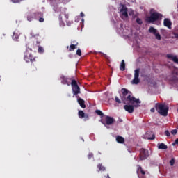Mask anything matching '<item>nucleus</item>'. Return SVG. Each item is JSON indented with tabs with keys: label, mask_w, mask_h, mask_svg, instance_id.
<instances>
[{
	"label": "nucleus",
	"mask_w": 178,
	"mask_h": 178,
	"mask_svg": "<svg viewBox=\"0 0 178 178\" xmlns=\"http://www.w3.org/2000/svg\"><path fill=\"white\" fill-rule=\"evenodd\" d=\"M168 59H170V60H173L175 63H177L178 65V58L177 56H173V54H167Z\"/></svg>",
	"instance_id": "nucleus-16"
},
{
	"label": "nucleus",
	"mask_w": 178,
	"mask_h": 178,
	"mask_svg": "<svg viewBox=\"0 0 178 178\" xmlns=\"http://www.w3.org/2000/svg\"><path fill=\"white\" fill-rule=\"evenodd\" d=\"M140 161H145V159H147L149 156V152L148 149H146L145 148H141L140 149Z\"/></svg>",
	"instance_id": "nucleus-6"
},
{
	"label": "nucleus",
	"mask_w": 178,
	"mask_h": 178,
	"mask_svg": "<svg viewBox=\"0 0 178 178\" xmlns=\"http://www.w3.org/2000/svg\"><path fill=\"white\" fill-rule=\"evenodd\" d=\"M71 45H79V42H77L76 40L74 39L71 41Z\"/></svg>",
	"instance_id": "nucleus-27"
},
{
	"label": "nucleus",
	"mask_w": 178,
	"mask_h": 178,
	"mask_svg": "<svg viewBox=\"0 0 178 178\" xmlns=\"http://www.w3.org/2000/svg\"><path fill=\"white\" fill-rule=\"evenodd\" d=\"M58 19H59L60 22H61V23H63V24H65V23H63V20L62 19V15H59Z\"/></svg>",
	"instance_id": "nucleus-37"
},
{
	"label": "nucleus",
	"mask_w": 178,
	"mask_h": 178,
	"mask_svg": "<svg viewBox=\"0 0 178 178\" xmlns=\"http://www.w3.org/2000/svg\"><path fill=\"white\" fill-rule=\"evenodd\" d=\"M28 49H29V51H32L31 48L29 47Z\"/></svg>",
	"instance_id": "nucleus-48"
},
{
	"label": "nucleus",
	"mask_w": 178,
	"mask_h": 178,
	"mask_svg": "<svg viewBox=\"0 0 178 178\" xmlns=\"http://www.w3.org/2000/svg\"><path fill=\"white\" fill-rule=\"evenodd\" d=\"M76 98H78L77 102L80 105L81 108H82L83 109L86 108V102L84 101V99L79 97V96H76Z\"/></svg>",
	"instance_id": "nucleus-15"
},
{
	"label": "nucleus",
	"mask_w": 178,
	"mask_h": 178,
	"mask_svg": "<svg viewBox=\"0 0 178 178\" xmlns=\"http://www.w3.org/2000/svg\"><path fill=\"white\" fill-rule=\"evenodd\" d=\"M27 19L29 20V22H31V17H27Z\"/></svg>",
	"instance_id": "nucleus-46"
},
{
	"label": "nucleus",
	"mask_w": 178,
	"mask_h": 178,
	"mask_svg": "<svg viewBox=\"0 0 178 178\" xmlns=\"http://www.w3.org/2000/svg\"><path fill=\"white\" fill-rule=\"evenodd\" d=\"M38 52L39 54H42L44 52V48L42 47H41V46H39L38 47Z\"/></svg>",
	"instance_id": "nucleus-26"
},
{
	"label": "nucleus",
	"mask_w": 178,
	"mask_h": 178,
	"mask_svg": "<svg viewBox=\"0 0 178 178\" xmlns=\"http://www.w3.org/2000/svg\"><path fill=\"white\" fill-rule=\"evenodd\" d=\"M116 141L119 144H124V138H123V137H122L120 136H118L116 137Z\"/></svg>",
	"instance_id": "nucleus-19"
},
{
	"label": "nucleus",
	"mask_w": 178,
	"mask_h": 178,
	"mask_svg": "<svg viewBox=\"0 0 178 178\" xmlns=\"http://www.w3.org/2000/svg\"><path fill=\"white\" fill-rule=\"evenodd\" d=\"M170 164L171 166H173V165H175V158L171 159V160L170 161Z\"/></svg>",
	"instance_id": "nucleus-31"
},
{
	"label": "nucleus",
	"mask_w": 178,
	"mask_h": 178,
	"mask_svg": "<svg viewBox=\"0 0 178 178\" xmlns=\"http://www.w3.org/2000/svg\"><path fill=\"white\" fill-rule=\"evenodd\" d=\"M155 35V38L156 40H161L162 37H161V34H159V33H156V34H154Z\"/></svg>",
	"instance_id": "nucleus-24"
},
{
	"label": "nucleus",
	"mask_w": 178,
	"mask_h": 178,
	"mask_svg": "<svg viewBox=\"0 0 178 178\" xmlns=\"http://www.w3.org/2000/svg\"><path fill=\"white\" fill-rule=\"evenodd\" d=\"M92 158H94V154L89 153L88 155V159H92Z\"/></svg>",
	"instance_id": "nucleus-30"
},
{
	"label": "nucleus",
	"mask_w": 178,
	"mask_h": 178,
	"mask_svg": "<svg viewBox=\"0 0 178 178\" xmlns=\"http://www.w3.org/2000/svg\"><path fill=\"white\" fill-rule=\"evenodd\" d=\"M64 16H65L66 20H68V19H69V14L65 13V14H64Z\"/></svg>",
	"instance_id": "nucleus-39"
},
{
	"label": "nucleus",
	"mask_w": 178,
	"mask_h": 178,
	"mask_svg": "<svg viewBox=\"0 0 178 178\" xmlns=\"http://www.w3.org/2000/svg\"><path fill=\"white\" fill-rule=\"evenodd\" d=\"M107 178H111V177H109V175H107Z\"/></svg>",
	"instance_id": "nucleus-49"
},
{
	"label": "nucleus",
	"mask_w": 178,
	"mask_h": 178,
	"mask_svg": "<svg viewBox=\"0 0 178 178\" xmlns=\"http://www.w3.org/2000/svg\"><path fill=\"white\" fill-rule=\"evenodd\" d=\"M165 135L167 136V137H170V132H169L168 130H166L165 131Z\"/></svg>",
	"instance_id": "nucleus-35"
},
{
	"label": "nucleus",
	"mask_w": 178,
	"mask_h": 178,
	"mask_svg": "<svg viewBox=\"0 0 178 178\" xmlns=\"http://www.w3.org/2000/svg\"><path fill=\"white\" fill-rule=\"evenodd\" d=\"M158 32V30L154 28V26H150L149 29V33L151 34H153L154 35L156 34Z\"/></svg>",
	"instance_id": "nucleus-21"
},
{
	"label": "nucleus",
	"mask_w": 178,
	"mask_h": 178,
	"mask_svg": "<svg viewBox=\"0 0 178 178\" xmlns=\"http://www.w3.org/2000/svg\"><path fill=\"white\" fill-rule=\"evenodd\" d=\"M76 55H78V56H81V49H77Z\"/></svg>",
	"instance_id": "nucleus-32"
},
{
	"label": "nucleus",
	"mask_w": 178,
	"mask_h": 178,
	"mask_svg": "<svg viewBox=\"0 0 178 178\" xmlns=\"http://www.w3.org/2000/svg\"><path fill=\"white\" fill-rule=\"evenodd\" d=\"M138 168H137V171L136 173L138 176L139 178H146V177L144 175H145V172L144 171V170H143V167L140 165H137Z\"/></svg>",
	"instance_id": "nucleus-8"
},
{
	"label": "nucleus",
	"mask_w": 178,
	"mask_h": 178,
	"mask_svg": "<svg viewBox=\"0 0 178 178\" xmlns=\"http://www.w3.org/2000/svg\"><path fill=\"white\" fill-rule=\"evenodd\" d=\"M148 139H149V140H155V135L153 134V135L152 136V137L149 138Z\"/></svg>",
	"instance_id": "nucleus-41"
},
{
	"label": "nucleus",
	"mask_w": 178,
	"mask_h": 178,
	"mask_svg": "<svg viewBox=\"0 0 178 178\" xmlns=\"http://www.w3.org/2000/svg\"><path fill=\"white\" fill-rule=\"evenodd\" d=\"M158 148L159 149H168V145H165V143H159Z\"/></svg>",
	"instance_id": "nucleus-22"
},
{
	"label": "nucleus",
	"mask_w": 178,
	"mask_h": 178,
	"mask_svg": "<svg viewBox=\"0 0 178 178\" xmlns=\"http://www.w3.org/2000/svg\"><path fill=\"white\" fill-rule=\"evenodd\" d=\"M163 25L168 29H172V22L169 18H165L163 21Z\"/></svg>",
	"instance_id": "nucleus-17"
},
{
	"label": "nucleus",
	"mask_w": 178,
	"mask_h": 178,
	"mask_svg": "<svg viewBox=\"0 0 178 178\" xmlns=\"http://www.w3.org/2000/svg\"><path fill=\"white\" fill-rule=\"evenodd\" d=\"M97 168H99V170L100 172H104V170H105V167L104 165H102V164H98Z\"/></svg>",
	"instance_id": "nucleus-23"
},
{
	"label": "nucleus",
	"mask_w": 178,
	"mask_h": 178,
	"mask_svg": "<svg viewBox=\"0 0 178 178\" xmlns=\"http://www.w3.org/2000/svg\"><path fill=\"white\" fill-rule=\"evenodd\" d=\"M138 77H140V68L134 71V78L132 81L133 84H138V83H140V79Z\"/></svg>",
	"instance_id": "nucleus-7"
},
{
	"label": "nucleus",
	"mask_w": 178,
	"mask_h": 178,
	"mask_svg": "<svg viewBox=\"0 0 178 178\" xmlns=\"http://www.w3.org/2000/svg\"><path fill=\"white\" fill-rule=\"evenodd\" d=\"M99 54H102V56H104V58H108V56L102 52H99Z\"/></svg>",
	"instance_id": "nucleus-40"
},
{
	"label": "nucleus",
	"mask_w": 178,
	"mask_h": 178,
	"mask_svg": "<svg viewBox=\"0 0 178 178\" xmlns=\"http://www.w3.org/2000/svg\"><path fill=\"white\" fill-rule=\"evenodd\" d=\"M81 17H84V13H81Z\"/></svg>",
	"instance_id": "nucleus-45"
},
{
	"label": "nucleus",
	"mask_w": 178,
	"mask_h": 178,
	"mask_svg": "<svg viewBox=\"0 0 178 178\" xmlns=\"http://www.w3.org/2000/svg\"><path fill=\"white\" fill-rule=\"evenodd\" d=\"M37 44H40V42H37Z\"/></svg>",
	"instance_id": "nucleus-50"
},
{
	"label": "nucleus",
	"mask_w": 178,
	"mask_h": 178,
	"mask_svg": "<svg viewBox=\"0 0 178 178\" xmlns=\"http://www.w3.org/2000/svg\"><path fill=\"white\" fill-rule=\"evenodd\" d=\"M76 45H70V51H74L76 49Z\"/></svg>",
	"instance_id": "nucleus-33"
},
{
	"label": "nucleus",
	"mask_w": 178,
	"mask_h": 178,
	"mask_svg": "<svg viewBox=\"0 0 178 178\" xmlns=\"http://www.w3.org/2000/svg\"><path fill=\"white\" fill-rule=\"evenodd\" d=\"M175 38H178V31L174 33Z\"/></svg>",
	"instance_id": "nucleus-43"
},
{
	"label": "nucleus",
	"mask_w": 178,
	"mask_h": 178,
	"mask_svg": "<svg viewBox=\"0 0 178 178\" xmlns=\"http://www.w3.org/2000/svg\"><path fill=\"white\" fill-rule=\"evenodd\" d=\"M124 109L126 112H128V113H133V112H134V106L126 104L124 106Z\"/></svg>",
	"instance_id": "nucleus-12"
},
{
	"label": "nucleus",
	"mask_w": 178,
	"mask_h": 178,
	"mask_svg": "<svg viewBox=\"0 0 178 178\" xmlns=\"http://www.w3.org/2000/svg\"><path fill=\"white\" fill-rule=\"evenodd\" d=\"M136 23H138V24H143V19H141L140 18H137Z\"/></svg>",
	"instance_id": "nucleus-28"
},
{
	"label": "nucleus",
	"mask_w": 178,
	"mask_h": 178,
	"mask_svg": "<svg viewBox=\"0 0 178 178\" xmlns=\"http://www.w3.org/2000/svg\"><path fill=\"white\" fill-rule=\"evenodd\" d=\"M120 70H121V72H124V70H126V63H124V60H122L121 61Z\"/></svg>",
	"instance_id": "nucleus-20"
},
{
	"label": "nucleus",
	"mask_w": 178,
	"mask_h": 178,
	"mask_svg": "<svg viewBox=\"0 0 178 178\" xmlns=\"http://www.w3.org/2000/svg\"><path fill=\"white\" fill-rule=\"evenodd\" d=\"M171 134H172L173 136L177 134V129H173L172 131H171Z\"/></svg>",
	"instance_id": "nucleus-34"
},
{
	"label": "nucleus",
	"mask_w": 178,
	"mask_h": 178,
	"mask_svg": "<svg viewBox=\"0 0 178 178\" xmlns=\"http://www.w3.org/2000/svg\"><path fill=\"white\" fill-rule=\"evenodd\" d=\"M121 92V99L124 104H131L134 105L135 104H141V101L139 99H136V97L131 96V92L126 88H122Z\"/></svg>",
	"instance_id": "nucleus-1"
},
{
	"label": "nucleus",
	"mask_w": 178,
	"mask_h": 178,
	"mask_svg": "<svg viewBox=\"0 0 178 178\" xmlns=\"http://www.w3.org/2000/svg\"><path fill=\"white\" fill-rule=\"evenodd\" d=\"M95 113L99 116H104V113H102V111H101V110H96Z\"/></svg>",
	"instance_id": "nucleus-25"
},
{
	"label": "nucleus",
	"mask_w": 178,
	"mask_h": 178,
	"mask_svg": "<svg viewBox=\"0 0 178 178\" xmlns=\"http://www.w3.org/2000/svg\"><path fill=\"white\" fill-rule=\"evenodd\" d=\"M24 60L29 63L34 62V60H35V58H34V57H33V55H31V54L26 53L24 55Z\"/></svg>",
	"instance_id": "nucleus-11"
},
{
	"label": "nucleus",
	"mask_w": 178,
	"mask_h": 178,
	"mask_svg": "<svg viewBox=\"0 0 178 178\" xmlns=\"http://www.w3.org/2000/svg\"><path fill=\"white\" fill-rule=\"evenodd\" d=\"M150 111L153 112V113L155 112V108H151Z\"/></svg>",
	"instance_id": "nucleus-44"
},
{
	"label": "nucleus",
	"mask_w": 178,
	"mask_h": 178,
	"mask_svg": "<svg viewBox=\"0 0 178 178\" xmlns=\"http://www.w3.org/2000/svg\"><path fill=\"white\" fill-rule=\"evenodd\" d=\"M176 145H178V138H177L174 143H172V145L175 146Z\"/></svg>",
	"instance_id": "nucleus-38"
},
{
	"label": "nucleus",
	"mask_w": 178,
	"mask_h": 178,
	"mask_svg": "<svg viewBox=\"0 0 178 178\" xmlns=\"http://www.w3.org/2000/svg\"><path fill=\"white\" fill-rule=\"evenodd\" d=\"M19 37H20V31L16 29L13 33V40L14 41H18Z\"/></svg>",
	"instance_id": "nucleus-13"
},
{
	"label": "nucleus",
	"mask_w": 178,
	"mask_h": 178,
	"mask_svg": "<svg viewBox=\"0 0 178 178\" xmlns=\"http://www.w3.org/2000/svg\"><path fill=\"white\" fill-rule=\"evenodd\" d=\"M21 0H11V2H13V3H19V2H20Z\"/></svg>",
	"instance_id": "nucleus-36"
},
{
	"label": "nucleus",
	"mask_w": 178,
	"mask_h": 178,
	"mask_svg": "<svg viewBox=\"0 0 178 178\" xmlns=\"http://www.w3.org/2000/svg\"><path fill=\"white\" fill-rule=\"evenodd\" d=\"M120 12V17L124 20V19H127L129 17L128 8L126 7L124 4H120V6L118 8Z\"/></svg>",
	"instance_id": "nucleus-4"
},
{
	"label": "nucleus",
	"mask_w": 178,
	"mask_h": 178,
	"mask_svg": "<svg viewBox=\"0 0 178 178\" xmlns=\"http://www.w3.org/2000/svg\"><path fill=\"white\" fill-rule=\"evenodd\" d=\"M34 16L35 17V19H38L39 18V22L40 23H44V13H41V12H37L34 13Z\"/></svg>",
	"instance_id": "nucleus-10"
},
{
	"label": "nucleus",
	"mask_w": 178,
	"mask_h": 178,
	"mask_svg": "<svg viewBox=\"0 0 178 178\" xmlns=\"http://www.w3.org/2000/svg\"><path fill=\"white\" fill-rule=\"evenodd\" d=\"M115 102H117V104H122V101H120V99H119V97H115Z\"/></svg>",
	"instance_id": "nucleus-29"
},
{
	"label": "nucleus",
	"mask_w": 178,
	"mask_h": 178,
	"mask_svg": "<svg viewBox=\"0 0 178 178\" xmlns=\"http://www.w3.org/2000/svg\"><path fill=\"white\" fill-rule=\"evenodd\" d=\"M78 116L80 119L85 118V120H88V114L84 113V111H83L82 110H80L78 112Z\"/></svg>",
	"instance_id": "nucleus-14"
},
{
	"label": "nucleus",
	"mask_w": 178,
	"mask_h": 178,
	"mask_svg": "<svg viewBox=\"0 0 178 178\" xmlns=\"http://www.w3.org/2000/svg\"><path fill=\"white\" fill-rule=\"evenodd\" d=\"M163 16V15L162 14L158 12H154L150 14V16L147 17L146 22H147V23H155V22L161 20Z\"/></svg>",
	"instance_id": "nucleus-3"
},
{
	"label": "nucleus",
	"mask_w": 178,
	"mask_h": 178,
	"mask_svg": "<svg viewBox=\"0 0 178 178\" xmlns=\"http://www.w3.org/2000/svg\"><path fill=\"white\" fill-rule=\"evenodd\" d=\"M71 86L72 88V92L74 95H79L80 94V87L77 84V81L75 79H72L71 82Z\"/></svg>",
	"instance_id": "nucleus-5"
},
{
	"label": "nucleus",
	"mask_w": 178,
	"mask_h": 178,
	"mask_svg": "<svg viewBox=\"0 0 178 178\" xmlns=\"http://www.w3.org/2000/svg\"><path fill=\"white\" fill-rule=\"evenodd\" d=\"M60 80L62 84H67V86H70V82L67 81V78H65V76H61Z\"/></svg>",
	"instance_id": "nucleus-18"
},
{
	"label": "nucleus",
	"mask_w": 178,
	"mask_h": 178,
	"mask_svg": "<svg viewBox=\"0 0 178 178\" xmlns=\"http://www.w3.org/2000/svg\"><path fill=\"white\" fill-rule=\"evenodd\" d=\"M66 23H67V26H71L72 25V22H67V20H66Z\"/></svg>",
	"instance_id": "nucleus-42"
},
{
	"label": "nucleus",
	"mask_w": 178,
	"mask_h": 178,
	"mask_svg": "<svg viewBox=\"0 0 178 178\" xmlns=\"http://www.w3.org/2000/svg\"><path fill=\"white\" fill-rule=\"evenodd\" d=\"M156 111L161 115V116H168L169 112V106L165 104L157 103L155 104Z\"/></svg>",
	"instance_id": "nucleus-2"
},
{
	"label": "nucleus",
	"mask_w": 178,
	"mask_h": 178,
	"mask_svg": "<svg viewBox=\"0 0 178 178\" xmlns=\"http://www.w3.org/2000/svg\"><path fill=\"white\" fill-rule=\"evenodd\" d=\"M132 14H133V12L129 13V16H131Z\"/></svg>",
	"instance_id": "nucleus-47"
},
{
	"label": "nucleus",
	"mask_w": 178,
	"mask_h": 178,
	"mask_svg": "<svg viewBox=\"0 0 178 178\" xmlns=\"http://www.w3.org/2000/svg\"><path fill=\"white\" fill-rule=\"evenodd\" d=\"M106 123L102 122L103 124H107V126H111L115 123V119L111 116H106L105 118Z\"/></svg>",
	"instance_id": "nucleus-9"
}]
</instances>
